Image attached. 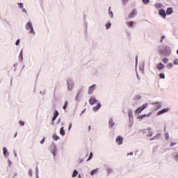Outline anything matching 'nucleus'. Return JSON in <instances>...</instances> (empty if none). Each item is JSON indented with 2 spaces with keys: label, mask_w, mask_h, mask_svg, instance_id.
Listing matches in <instances>:
<instances>
[{
  "label": "nucleus",
  "mask_w": 178,
  "mask_h": 178,
  "mask_svg": "<svg viewBox=\"0 0 178 178\" xmlns=\"http://www.w3.org/2000/svg\"><path fill=\"white\" fill-rule=\"evenodd\" d=\"M159 53L163 54H165V56H169L172 54V50L170 49V47L167 45H163L159 47Z\"/></svg>",
  "instance_id": "nucleus-1"
},
{
  "label": "nucleus",
  "mask_w": 178,
  "mask_h": 178,
  "mask_svg": "<svg viewBox=\"0 0 178 178\" xmlns=\"http://www.w3.org/2000/svg\"><path fill=\"white\" fill-rule=\"evenodd\" d=\"M148 106L149 104L147 103H145L142 105V106H140L138 108L135 109V111H134V113H135V115L141 114L142 111L147 109Z\"/></svg>",
  "instance_id": "nucleus-2"
},
{
  "label": "nucleus",
  "mask_w": 178,
  "mask_h": 178,
  "mask_svg": "<svg viewBox=\"0 0 178 178\" xmlns=\"http://www.w3.org/2000/svg\"><path fill=\"white\" fill-rule=\"evenodd\" d=\"M25 28H26V30L29 31V33L35 34L34 28H33V25L31 24V22H28L26 24Z\"/></svg>",
  "instance_id": "nucleus-3"
},
{
  "label": "nucleus",
  "mask_w": 178,
  "mask_h": 178,
  "mask_svg": "<svg viewBox=\"0 0 178 178\" xmlns=\"http://www.w3.org/2000/svg\"><path fill=\"white\" fill-rule=\"evenodd\" d=\"M74 81L70 79H67V89L68 90V91H72L74 88Z\"/></svg>",
  "instance_id": "nucleus-4"
},
{
  "label": "nucleus",
  "mask_w": 178,
  "mask_h": 178,
  "mask_svg": "<svg viewBox=\"0 0 178 178\" xmlns=\"http://www.w3.org/2000/svg\"><path fill=\"white\" fill-rule=\"evenodd\" d=\"M143 135L145 137H152L153 132L151 128H147V129H143Z\"/></svg>",
  "instance_id": "nucleus-5"
},
{
  "label": "nucleus",
  "mask_w": 178,
  "mask_h": 178,
  "mask_svg": "<svg viewBox=\"0 0 178 178\" xmlns=\"http://www.w3.org/2000/svg\"><path fill=\"white\" fill-rule=\"evenodd\" d=\"M152 106H153V110L156 111L161 107V104L156 102L152 103Z\"/></svg>",
  "instance_id": "nucleus-6"
},
{
  "label": "nucleus",
  "mask_w": 178,
  "mask_h": 178,
  "mask_svg": "<svg viewBox=\"0 0 178 178\" xmlns=\"http://www.w3.org/2000/svg\"><path fill=\"white\" fill-rule=\"evenodd\" d=\"M166 12L163 9L159 10V15L162 17L163 19H166Z\"/></svg>",
  "instance_id": "nucleus-7"
},
{
  "label": "nucleus",
  "mask_w": 178,
  "mask_h": 178,
  "mask_svg": "<svg viewBox=\"0 0 178 178\" xmlns=\"http://www.w3.org/2000/svg\"><path fill=\"white\" fill-rule=\"evenodd\" d=\"M170 109L169 108H163V110L158 112L156 114L158 116L162 115L166 113H168Z\"/></svg>",
  "instance_id": "nucleus-8"
},
{
  "label": "nucleus",
  "mask_w": 178,
  "mask_h": 178,
  "mask_svg": "<svg viewBox=\"0 0 178 178\" xmlns=\"http://www.w3.org/2000/svg\"><path fill=\"white\" fill-rule=\"evenodd\" d=\"M95 87H97V85L93 84L88 88V95L93 94L94 90H95Z\"/></svg>",
  "instance_id": "nucleus-9"
},
{
  "label": "nucleus",
  "mask_w": 178,
  "mask_h": 178,
  "mask_svg": "<svg viewBox=\"0 0 178 178\" xmlns=\"http://www.w3.org/2000/svg\"><path fill=\"white\" fill-rule=\"evenodd\" d=\"M136 15H138V10L136 9H134L133 12L129 13V18L134 19L136 16Z\"/></svg>",
  "instance_id": "nucleus-10"
},
{
  "label": "nucleus",
  "mask_w": 178,
  "mask_h": 178,
  "mask_svg": "<svg viewBox=\"0 0 178 178\" xmlns=\"http://www.w3.org/2000/svg\"><path fill=\"white\" fill-rule=\"evenodd\" d=\"M50 150H51V152H52L53 156H56V145H51Z\"/></svg>",
  "instance_id": "nucleus-11"
},
{
  "label": "nucleus",
  "mask_w": 178,
  "mask_h": 178,
  "mask_svg": "<svg viewBox=\"0 0 178 178\" xmlns=\"http://www.w3.org/2000/svg\"><path fill=\"white\" fill-rule=\"evenodd\" d=\"M163 69H165V65L163 63H160L156 65V70H158L159 71L163 70Z\"/></svg>",
  "instance_id": "nucleus-12"
},
{
  "label": "nucleus",
  "mask_w": 178,
  "mask_h": 178,
  "mask_svg": "<svg viewBox=\"0 0 178 178\" xmlns=\"http://www.w3.org/2000/svg\"><path fill=\"white\" fill-rule=\"evenodd\" d=\"M115 142H117V143L119 145H122V137L120 136H118V137H117V138L115 139Z\"/></svg>",
  "instance_id": "nucleus-13"
},
{
  "label": "nucleus",
  "mask_w": 178,
  "mask_h": 178,
  "mask_svg": "<svg viewBox=\"0 0 178 178\" xmlns=\"http://www.w3.org/2000/svg\"><path fill=\"white\" fill-rule=\"evenodd\" d=\"M89 102H90V105H94V104H95V103L97 102V101L95 99V97H90Z\"/></svg>",
  "instance_id": "nucleus-14"
},
{
  "label": "nucleus",
  "mask_w": 178,
  "mask_h": 178,
  "mask_svg": "<svg viewBox=\"0 0 178 178\" xmlns=\"http://www.w3.org/2000/svg\"><path fill=\"white\" fill-rule=\"evenodd\" d=\"M100 108H101V104H100V103H97V104H96V106H94V107H93V111H94V112H97L99 109H100Z\"/></svg>",
  "instance_id": "nucleus-15"
},
{
  "label": "nucleus",
  "mask_w": 178,
  "mask_h": 178,
  "mask_svg": "<svg viewBox=\"0 0 178 178\" xmlns=\"http://www.w3.org/2000/svg\"><path fill=\"white\" fill-rule=\"evenodd\" d=\"M172 159H174V160L178 163V152H175L172 153Z\"/></svg>",
  "instance_id": "nucleus-16"
},
{
  "label": "nucleus",
  "mask_w": 178,
  "mask_h": 178,
  "mask_svg": "<svg viewBox=\"0 0 178 178\" xmlns=\"http://www.w3.org/2000/svg\"><path fill=\"white\" fill-rule=\"evenodd\" d=\"M173 13L172 8H167V10H165V13L167 14V15H172Z\"/></svg>",
  "instance_id": "nucleus-17"
},
{
  "label": "nucleus",
  "mask_w": 178,
  "mask_h": 178,
  "mask_svg": "<svg viewBox=\"0 0 178 178\" xmlns=\"http://www.w3.org/2000/svg\"><path fill=\"white\" fill-rule=\"evenodd\" d=\"M3 155H4V157H7L9 154L8 153V149L6 147H3Z\"/></svg>",
  "instance_id": "nucleus-18"
},
{
  "label": "nucleus",
  "mask_w": 178,
  "mask_h": 178,
  "mask_svg": "<svg viewBox=\"0 0 178 178\" xmlns=\"http://www.w3.org/2000/svg\"><path fill=\"white\" fill-rule=\"evenodd\" d=\"M126 25L127 26L128 28H131L133 25H134V22L133 21H129L126 22Z\"/></svg>",
  "instance_id": "nucleus-19"
},
{
  "label": "nucleus",
  "mask_w": 178,
  "mask_h": 178,
  "mask_svg": "<svg viewBox=\"0 0 178 178\" xmlns=\"http://www.w3.org/2000/svg\"><path fill=\"white\" fill-rule=\"evenodd\" d=\"M58 115H59V113L58 112V111H54V116H53L52 121L53 122L56 121V118H58Z\"/></svg>",
  "instance_id": "nucleus-20"
},
{
  "label": "nucleus",
  "mask_w": 178,
  "mask_h": 178,
  "mask_svg": "<svg viewBox=\"0 0 178 178\" xmlns=\"http://www.w3.org/2000/svg\"><path fill=\"white\" fill-rule=\"evenodd\" d=\"M154 7H156V9H160V8H163V3H156V4H154Z\"/></svg>",
  "instance_id": "nucleus-21"
},
{
  "label": "nucleus",
  "mask_w": 178,
  "mask_h": 178,
  "mask_svg": "<svg viewBox=\"0 0 178 178\" xmlns=\"http://www.w3.org/2000/svg\"><path fill=\"white\" fill-rule=\"evenodd\" d=\"M174 65H175V64H172V63H169L168 64H167V65H165V67L168 70L172 69Z\"/></svg>",
  "instance_id": "nucleus-22"
},
{
  "label": "nucleus",
  "mask_w": 178,
  "mask_h": 178,
  "mask_svg": "<svg viewBox=\"0 0 178 178\" xmlns=\"http://www.w3.org/2000/svg\"><path fill=\"white\" fill-rule=\"evenodd\" d=\"M114 125H115V123H113V119L108 120V127L113 128Z\"/></svg>",
  "instance_id": "nucleus-23"
},
{
  "label": "nucleus",
  "mask_w": 178,
  "mask_h": 178,
  "mask_svg": "<svg viewBox=\"0 0 178 178\" xmlns=\"http://www.w3.org/2000/svg\"><path fill=\"white\" fill-rule=\"evenodd\" d=\"M99 172V168L94 169L90 172V176H93Z\"/></svg>",
  "instance_id": "nucleus-24"
},
{
  "label": "nucleus",
  "mask_w": 178,
  "mask_h": 178,
  "mask_svg": "<svg viewBox=\"0 0 178 178\" xmlns=\"http://www.w3.org/2000/svg\"><path fill=\"white\" fill-rule=\"evenodd\" d=\"M160 136H161L160 134H158L156 135V136H153V138H151L150 140L152 141V140H158V139L160 138Z\"/></svg>",
  "instance_id": "nucleus-25"
},
{
  "label": "nucleus",
  "mask_w": 178,
  "mask_h": 178,
  "mask_svg": "<svg viewBox=\"0 0 178 178\" xmlns=\"http://www.w3.org/2000/svg\"><path fill=\"white\" fill-rule=\"evenodd\" d=\"M77 175H79V172L74 170V172H72V175L71 176V177L75 178Z\"/></svg>",
  "instance_id": "nucleus-26"
},
{
  "label": "nucleus",
  "mask_w": 178,
  "mask_h": 178,
  "mask_svg": "<svg viewBox=\"0 0 178 178\" xmlns=\"http://www.w3.org/2000/svg\"><path fill=\"white\" fill-rule=\"evenodd\" d=\"M23 59L22 50H21L20 54H19V61L22 62Z\"/></svg>",
  "instance_id": "nucleus-27"
},
{
  "label": "nucleus",
  "mask_w": 178,
  "mask_h": 178,
  "mask_svg": "<svg viewBox=\"0 0 178 178\" xmlns=\"http://www.w3.org/2000/svg\"><path fill=\"white\" fill-rule=\"evenodd\" d=\"M108 16H110V17L113 18V11L111 10V8H108Z\"/></svg>",
  "instance_id": "nucleus-28"
},
{
  "label": "nucleus",
  "mask_w": 178,
  "mask_h": 178,
  "mask_svg": "<svg viewBox=\"0 0 178 178\" xmlns=\"http://www.w3.org/2000/svg\"><path fill=\"white\" fill-rule=\"evenodd\" d=\"M128 116L129 118V120H131V119H133V113L131 111H128Z\"/></svg>",
  "instance_id": "nucleus-29"
},
{
  "label": "nucleus",
  "mask_w": 178,
  "mask_h": 178,
  "mask_svg": "<svg viewBox=\"0 0 178 178\" xmlns=\"http://www.w3.org/2000/svg\"><path fill=\"white\" fill-rule=\"evenodd\" d=\"M60 135H61L62 136H65V129H63V127H61V129H60Z\"/></svg>",
  "instance_id": "nucleus-30"
},
{
  "label": "nucleus",
  "mask_w": 178,
  "mask_h": 178,
  "mask_svg": "<svg viewBox=\"0 0 178 178\" xmlns=\"http://www.w3.org/2000/svg\"><path fill=\"white\" fill-rule=\"evenodd\" d=\"M52 138H53V140H54L56 141H57L60 139L59 136H56V134H53Z\"/></svg>",
  "instance_id": "nucleus-31"
},
{
  "label": "nucleus",
  "mask_w": 178,
  "mask_h": 178,
  "mask_svg": "<svg viewBox=\"0 0 178 178\" xmlns=\"http://www.w3.org/2000/svg\"><path fill=\"white\" fill-rule=\"evenodd\" d=\"M165 40H166V35H163L160 39V43H163Z\"/></svg>",
  "instance_id": "nucleus-32"
},
{
  "label": "nucleus",
  "mask_w": 178,
  "mask_h": 178,
  "mask_svg": "<svg viewBox=\"0 0 178 178\" xmlns=\"http://www.w3.org/2000/svg\"><path fill=\"white\" fill-rule=\"evenodd\" d=\"M152 115V113H149V114H144V115H140V116L144 117V118H150V116H151Z\"/></svg>",
  "instance_id": "nucleus-33"
},
{
  "label": "nucleus",
  "mask_w": 178,
  "mask_h": 178,
  "mask_svg": "<svg viewBox=\"0 0 178 178\" xmlns=\"http://www.w3.org/2000/svg\"><path fill=\"white\" fill-rule=\"evenodd\" d=\"M172 63V65H175V66H178V58L174 59V61Z\"/></svg>",
  "instance_id": "nucleus-34"
},
{
  "label": "nucleus",
  "mask_w": 178,
  "mask_h": 178,
  "mask_svg": "<svg viewBox=\"0 0 178 178\" xmlns=\"http://www.w3.org/2000/svg\"><path fill=\"white\" fill-rule=\"evenodd\" d=\"M111 26V23H110V22L106 23V29L107 30L109 29Z\"/></svg>",
  "instance_id": "nucleus-35"
},
{
  "label": "nucleus",
  "mask_w": 178,
  "mask_h": 178,
  "mask_svg": "<svg viewBox=\"0 0 178 178\" xmlns=\"http://www.w3.org/2000/svg\"><path fill=\"white\" fill-rule=\"evenodd\" d=\"M159 77L160 79H165V74H164V73H160V74H159Z\"/></svg>",
  "instance_id": "nucleus-36"
},
{
  "label": "nucleus",
  "mask_w": 178,
  "mask_h": 178,
  "mask_svg": "<svg viewBox=\"0 0 178 178\" xmlns=\"http://www.w3.org/2000/svg\"><path fill=\"white\" fill-rule=\"evenodd\" d=\"M165 140H169V134L168 133H165Z\"/></svg>",
  "instance_id": "nucleus-37"
},
{
  "label": "nucleus",
  "mask_w": 178,
  "mask_h": 178,
  "mask_svg": "<svg viewBox=\"0 0 178 178\" xmlns=\"http://www.w3.org/2000/svg\"><path fill=\"white\" fill-rule=\"evenodd\" d=\"M144 4L147 5L150 2V0H143Z\"/></svg>",
  "instance_id": "nucleus-38"
},
{
  "label": "nucleus",
  "mask_w": 178,
  "mask_h": 178,
  "mask_svg": "<svg viewBox=\"0 0 178 178\" xmlns=\"http://www.w3.org/2000/svg\"><path fill=\"white\" fill-rule=\"evenodd\" d=\"M144 118H145V117L144 116H142V115L138 116V120L140 121L143 120Z\"/></svg>",
  "instance_id": "nucleus-39"
},
{
  "label": "nucleus",
  "mask_w": 178,
  "mask_h": 178,
  "mask_svg": "<svg viewBox=\"0 0 178 178\" xmlns=\"http://www.w3.org/2000/svg\"><path fill=\"white\" fill-rule=\"evenodd\" d=\"M163 63H168L169 62V60H168V58H163Z\"/></svg>",
  "instance_id": "nucleus-40"
},
{
  "label": "nucleus",
  "mask_w": 178,
  "mask_h": 178,
  "mask_svg": "<svg viewBox=\"0 0 178 178\" xmlns=\"http://www.w3.org/2000/svg\"><path fill=\"white\" fill-rule=\"evenodd\" d=\"M19 124H20L21 127H24L25 126V122L20 121L19 122Z\"/></svg>",
  "instance_id": "nucleus-41"
},
{
  "label": "nucleus",
  "mask_w": 178,
  "mask_h": 178,
  "mask_svg": "<svg viewBox=\"0 0 178 178\" xmlns=\"http://www.w3.org/2000/svg\"><path fill=\"white\" fill-rule=\"evenodd\" d=\"M68 104V102H65V105L63 106V108L65 110L67 108V105Z\"/></svg>",
  "instance_id": "nucleus-42"
},
{
  "label": "nucleus",
  "mask_w": 178,
  "mask_h": 178,
  "mask_svg": "<svg viewBox=\"0 0 178 178\" xmlns=\"http://www.w3.org/2000/svg\"><path fill=\"white\" fill-rule=\"evenodd\" d=\"M92 156H93V154H92V153H90V156L88 157V159H87V161L91 160V158H92Z\"/></svg>",
  "instance_id": "nucleus-43"
},
{
  "label": "nucleus",
  "mask_w": 178,
  "mask_h": 178,
  "mask_svg": "<svg viewBox=\"0 0 178 178\" xmlns=\"http://www.w3.org/2000/svg\"><path fill=\"white\" fill-rule=\"evenodd\" d=\"M19 43H20V40L18 39V40H17V42H15V46L18 47Z\"/></svg>",
  "instance_id": "nucleus-44"
},
{
  "label": "nucleus",
  "mask_w": 178,
  "mask_h": 178,
  "mask_svg": "<svg viewBox=\"0 0 178 178\" xmlns=\"http://www.w3.org/2000/svg\"><path fill=\"white\" fill-rule=\"evenodd\" d=\"M18 5H19V8H24V4H23V3H18Z\"/></svg>",
  "instance_id": "nucleus-45"
},
{
  "label": "nucleus",
  "mask_w": 178,
  "mask_h": 178,
  "mask_svg": "<svg viewBox=\"0 0 178 178\" xmlns=\"http://www.w3.org/2000/svg\"><path fill=\"white\" fill-rule=\"evenodd\" d=\"M45 141V138H43L42 140H40V145H43Z\"/></svg>",
  "instance_id": "nucleus-46"
},
{
  "label": "nucleus",
  "mask_w": 178,
  "mask_h": 178,
  "mask_svg": "<svg viewBox=\"0 0 178 178\" xmlns=\"http://www.w3.org/2000/svg\"><path fill=\"white\" fill-rule=\"evenodd\" d=\"M176 145V142H172V143H170V147H173Z\"/></svg>",
  "instance_id": "nucleus-47"
},
{
  "label": "nucleus",
  "mask_w": 178,
  "mask_h": 178,
  "mask_svg": "<svg viewBox=\"0 0 178 178\" xmlns=\"http://www.w3.org/2000/svg\"><path fill=\"white\" fill-rule=\"evenodd\" d=\"M8 166H11V164H13V162H11V161H10L9 159H8Z\"/></svg>",
  "instance_id": "nucleus-48"
},
{
  "label": "nucleus",
  "mask_w": 178,
  "mask_h": 178,
  "mask_svg": "<svg viewBox=\"0 0 178 178\" xmlns=\"http://www.w3.org/2000/svg\"><path fill=\"white\" fill-rule=\"evenodd\" d=\"M122 4L125 5L126 3H127L128 0H122Z\"/></svg>",
  "instance_id": "nucleus-49"
},
{
  "label": "nucleus",
  "mask_w": 178,
  "mask_h": 178,
  "mask_svg": "<svg viewBox=\"0 0 178 178\" xmlns=\"http://www.w3.org/2000/svg\"><path fill=\"white\" fill-rule=\"evenodd\" d=\"M22 13L27 14V10L25 8H22Z\"/></svg>",
  "instance_id": "nucleus-50"
},
{
  "label": "nucleus",
  "mask_w": 178,
  "mask_h": 178,
  "mask_svg": "<svg viewBox=\"0 0 178 178\" xmlns=\"http://www.w3.org/2000/svg\"><path fill=\"white\" fill-rule=\"evenodd\" d=\"M71 129H72V123L69 124L68 130L70 131Z\"/></svg>",
  "instance_id": "nucleus-51"
},
{
  "label": "nucleus",
  "mask_w": 178,
  "mask_h": 178,
  "mask_svg": "<svg viewBox=\"0 0 178 178\" xmlns=\"http://www.w3.org/2000/svg\"><path fill=\"white\" fill-rule=\"evenodd\" d=\"M29 176H31V177L32 173H33V171H32L31 170H29Z\"/></svg>",
  "instance_id": "nucleus-52"
},
{
  "label": "nucleus",
  "mask_w": 178,
  "mask_h": 178,
  "mask_svg": "<svg viewBox=\"0 0 178 178\" xmlns=\"http://www.w3.org/2000/svg\"><path fill=\"white\" fill-rule=\"evenodd\" d=\"M76 100L79 101V95H77V96H76Z\"/></svg>",
  "instance_id": "nucleus-53"
},
{
  "label": "nucleus",
  "mask_w": 178,
  "mask_h": 178,
  "mask_svg": "<svg viewBox=\"0 0 178 178\" xmlns=\"http://www.w3.org/2000/svg\"><path fill=\"white\" fill-rule=\"evenodd\" d=\"M36 174L38 175V168L36 167Z\"/></svg>",
  "instance_id": "nucleus-54"
},
{
  "label": "nucleus",
  "mask_w": 178,
  "mask_h": 178,
  "mask_svg": "<svg viewBox=\"0 0 178 178\" xmlns=\"http://www.w3.org/2000/svg\"><path fill=\"white\" fill-rule=\"evenodd\" d=\"M78 178H81V175H78Z\"/></svg>",
  "instance_id": "nucleus-55"
},
{
  "label": "nucleus",
  "mask_w": 178,
  "mask_h": 178,
  "mask_svg": "<svg viewBox=\"0 0 178 178\" xmlns=\"http://www.w3.org/2000/svg\"><path fill=\"white\" fill-rule=\"evenodd\" d=\"M128 155H133V153L128 154Z\"/></svg>",
  "instance_id": "nucleus-56"
},
{
  "label": "nucleus",
  "mask_w": 178,
  "mask_h": 178,
  "mask_svg": "<svg viewBox=\"0 0 178 178\" xmlns=\"http://www.w3.org/2000/svg\"><path fill=\"white\" fill-rule=\"evenodd\" d=\"M15 156L17 157V154L16 153H15Z\"/></svg>",
  "instance_id": "nucleus-57"
},
{
  "label": "nucleus",
  "mask_w": 178,
  "mask_h": 178,
  "mask_svg": "<svg viewBox=\"0 0 178 178\" xmlns=\"http://www.w3.org/2000/svg\"><path fill=\"white\" fill-rule=\"evenodd\" d=\"M16 136H17V134H15V138H16Z\"/></svg>",
  "instance_id": "nucleus-58"
},
{
  "label": "nucleus",
  "mask_w": 178,
  "mask_h": 178,
  "mask_svg": "<svg viewBox=\"0 0 178 178\" xmlns=\"http://www.w3.org/2000/svg\"><path fill=\"white\" fill-rule=\"evenodd\" d=\"M136 62H138V58H136Z\"/></svg>",
  "instance_id": "nucleus-59"
},
{
  "label": "nucleus",
  "mask_w": 178,
  "mask_h": 178,
  "mask_svg": "<svg viewBox=\"0 0 178 178\" xmlns=\"http://www.w3.org/2000/svg\"><path fill=\"white\" fill-rule=\"evenodd\" d=\"M176 53L178 54V49H177V51H176Z\"/></svg>",
  "instance_id": "nucleus-60"
},
{
  "label": "nucleus",
  "mask_w": 178,
  "mask_h": 178,
  "mask_svg": "<svg viewBox=\"0 0 178 178\" xmlns=\"http://www.w3.org/2000/svg\"><path fill=\"white\" fill-rule=\"evenodd\" d=\"M111 174V172H108V175Z\"/></svg>",
  "instance_id": "nucleus-61"
}]
</instances>
